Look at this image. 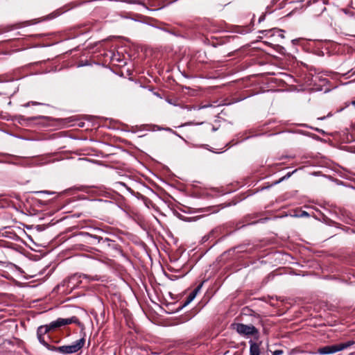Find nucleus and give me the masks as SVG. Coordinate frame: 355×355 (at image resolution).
<instances>
[{
  "mask_svg": "<svg viewBox=\"0 0 355 355\" xmlns=\"http://www.w3.org/2000/svg\"><path fill=\"white\" fill-rule=\"evenodd\" d=\"M35 193H46V194H49V195H52V194L55 193V192L49 191H46V190L38 191H35Z\"/></svg>",
  "mask_w": 355,
  "mask_h": 355,
  "instance_id": "6e6552de",
  "label": "nucleus"
},
{
  "mask_svg": "<svg viewBox=\"0 0 355 355\" xmlns=\"http://www.w3.org/2000/svg\"><path fill=\"white\" fill-rule=\"evenodd\" d=\"M352 104L355 106V101L352 102Z\"/></svg>",
  "mask_w": 355,
  "mask_h": 355,
  "instance_id": "2eb2a0df",
  "label": "nucleus"
},
{
  "mask_svg": "<svg viewBox=\"0 0 355 355\" xmlns=\"http://www.w3.org/2000/svg\"><path fill=\"white\" fill-rule=\"evenodd\" d=\"M41 103H37V102H35V101H31V102H28L26 105H25V106H29L30 105H40Z\"/></svg>",
  "mask_w": 355,
  "mask_h": 355,
  "instance_id": "9b49d317",
  "label": "nucleus"
},
{
  "mask_svg": "<svg viewBox=\"0 0 355 355\" xmlns=\"http://www.w3.org/2000/svg\"><path fill=\"white\" fill-rule=\"evenodd\" d=\"M250 355H260L259 344L250 340Z\"/></svg>",
  "mask_w": 355,
  "mask_h": 355,
  "instance_id": "39448f33",
  "label": "nucleus"
},
{
  "mask_svg": "<svg viewBox=\"0 0 355 355\" xmlns=\"http://www.w3.org/2000/svg\"><path fill=\"white\" fill-rule=\"evenodd\" d=\"M309 216V214L306 211H302V214L300 215V216Z\"/></svg>",
  "mask_w": 355,
  "mask_h": 355,
  "instance_id": "ddd939ff",
  "label": "nucleus"
},
{
  "mask_svg": "<svg viewBox=\"0 0 355 355\" xmlns=\"http://www.w3.org/2000/svg\"><path fill=\"white\" fill-rule=\"evenodd\" d=\"M105 241L109 242V241H110V240L109 239H105L104 242Z\"/></svg>",
  "mask_w": 355,
  "mask_h": 355,
  "instance_id": "4468645a",
  "label": "nucleus"
},
{
  "mask_svg": "<svg viewBox=\"0 0 355 355\" xmlns=\"http://www.w3.org/2000/svg\"><path fill=\"white\" fill-rule=\"evenodd\" d=\"M201 287H202V285H199L197 288H195V289H194V290H193V291H192V292H191V293L188 295V297H187V300H186V302H185V304H189L191 302H192V301L195 299V297H196V296L197 293L199 292V291L200 290Z\"/></svg>",
  "mask_w": 355,
  "mask_h": 355,
  "instance_id": "423d86ee",
  "label": "nucleus"
},
{
  "mask_svg": "<svg viewBox=\"0 0 355 355\" xmlns=\"http://www.w3.org/2000/svg\"><path fill=\"white\" fill-rule=\"evenodd\" d=\"M37 338L40 341V343H42L43 345L46 346L48 349H51V350H53V347H51L46 341H45V339L44 338V336H37Z\"/></svg>",
  "mask_w": 355,
  "mask_h": 355,
  "instance_id": "0eeeda50",
  "label": "nucleus"
},
{
  "mask_svg": "<svg viewBox=\"0 0 355 355\" xmlns=\"http://www.w3.org/2000/svg\"><path fill=\"white\" fill-rule=\"evenodd\" d=\"M293 173V171L292 173H288L285 176H284L283 178H282L278 182H275L276 184L278 183V182H280L281 181L286 179V178H288L291 174Z\"/></svg>",
  "mask_w": 355,
  "mask_h": 355,
  "instance_id": "1a4fd4ad",
  "label": "nucleus"
},
{
  "mask_svg": "<svg viewBox=\"0 0 355 355\" xmlns=\"http://www.w3.org/2000/svg\"><path fill=\"white\" fill-rule=\"evenodd\" d=\"M236 330L240 335L245 336L258 334L257 329L252 324H236Z\"/></svg>",
  "mask_w": 355,
  "mask_h": 355,
  "instance_id": "20e7f679",
  "label": "nucleus"
},
{
  "mask_svg": "<svg viewBox=\"0 0 355 355\" xmlns=\"http://www.w3.org/2000/svg\"><path fill=\"white\" fill-rule=\"evenodd\" d=\"M355 342L354 340H349L346 343H338L331 345H326L322 347H320L318 349V353L320 354H331L338 352L343 351L348 347L354 345Z\"/></svg>",
  "mask_w": 355,
  "mask_h": 355,
  "instance_id": "f03ea898",
  "label": "nucleus"
},
{
  "mask_svg": "<svg viewBox=\"0 0 355 355\" xmlns=\"http://www.w3.org/2000/svg\"><path fill=\"white\" fill-rule=\"evenodd\" d=\"M73 323L76 324L78 325L80 324V322L76 316H72L71 318H60L55 321H52L49 324L39 327L37 331V335L40 336H44L51 330H55V329H58L62 326L68 325Z\"/></svg>",
  "mask_w": 355,
  "mask_h": 355,
  "instance_id": "f257e3e1",
  "label": "nucleus"
},
{
  "mask_svg": "<svg viewBox=\"0 0 355 355\" xmlns=\"http://www.w3.org/2000/svg\"><path fill=\"white\" fill-rule=\"evenodd\" d=\"M85 343V338H82L79 340H76L74 343L69 345L53 347V351L64 354L76 353L83 347Z\"/></svg>",
  "mask_w": 355,
  "mask_h": 355,
  "instance_id": "7ed1b4c3",
  "label": "nucleus"
},
{
  "mask_svg": "<svg viewBox=\"0 0 355 355\" xmlns=\"http://www.w3.org/2000/svg\"><path fill=\"white\" fill-rule=\"evenodd\" d=\"M284 352L282 349H277L272 352V355H282L283 354Z\"/></svg>",
  "mask_w": 355,
  "mask_h": 355,
  "instance_id": "9d476101",
  "label": "nucleus"
},
{
  "mask_svg": "<svg viewBox=\"0 0 355 355\" xmlns=\"http://www.w3.org/2000/svg\"><path fill=\"white\" fill-rule=\"evenodd\" d=\"M272 31V30H264V31H261V33H265L266 35H267L268 33H270V32Z\"/></svg>",
  "mask_w": 355,
  "mask_h": 355,
  "instance_id": "f8f14e48",
  "label": "nucleus"
}]
</instances>
